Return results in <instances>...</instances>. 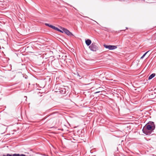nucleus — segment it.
Here are the masks:
<instances>
[{
    "mask_svg": "<svg viewBox=\"0 0 156 156\" xmlns=\"http://www.w3.org/2000/svg\"><path fill=\"white\" fill-rule=\"evenodd\" d=\"M56 27H56L55 26H53L52 27V28H52V29L55 30Z\"/></svg>",
    "mask_w": 156,
    "mask_h": 156,
    "instance_id": "2eb2a0df",
    "label": "nucleus"
},
{
    "mask_svg": "<svg viewBox=\"0 0 156 156\" xmlns=\"http://www.w3.org/2000/svg\"><path fill=\"white\" fill-rule=\"evenodd\" d=\"M90 152L91 153H92V150H90Z\"/></svg>",
    "mask_w": 156,
    "mask_h": 156,
    "instance_id": "a211bd4d",
    "label": "nucleus"
},
{
    "mask_svg": "<svg viewBox=\"0 0 156 156\" xmlns=\"http://www.w3.org/2000/svg\"><path fill=\"white\" fill-rule=\"evenodd\" d=\"M89 48L91 51H96L98 48V47L94 43H92L89 46Z\"/></svg>",
    "mask_w": 156,
    "mask_h": 156,
    "instance_id": "7ed1b4c3",
    "label": "nucleus"
},
{
    "mask_svg": "<svg viewBox=\"0 0 156 156\" xmlns=\"http://www.w3.org/2000/svg\"><path fill=\"white\" fill-rule=\"evenodd\" d=\"M85 43L88 46V39L85 40Z\"/></svg>",
    "mask_w": 156,
    "mask_h": 156,
    "instance_id": "ddd939ff",
    "label": "nucleus"
},
{
    "mask_svg": "<svg viewBox=\"0 0 156 156\" xmlns=\"http://www.w3.org/2000/svg\"><path fill=\"white\" fill-rule=\"evenodd\" d=\"M2 156H26L25 155L23 154H14L12 155L7 154L6 155H4Z\"/></svg>",
    "mask_w": 156,
    "mask_h": 156,
    "instance_id": "423d86ee",
    "label": "nucleus"
},
{
    "mask_svg": "<svg viewBox=\"0 0 156 156\" xmlns=\"http://www.w3.org/2000/svg\"><path fill=\"white\" fill-rule=\"evenodd\" d=\"M150 51H148L146 52V53H145L143 55V56L140 58L141 59H142L145 56V55L148 53H149V52Z\"/></svg>",
    "mask_w": 156,
    "mask_h": 156,
    "instance_id": "9d476101",
    "label": "nucleus"
},
{
    "mask_svg": "<svg viewBox=\"0 0 156 156\" xmlns=\"http://www.w3.org/2000/svg\"><path fill=\"white\" fill-rule=\"evenodd\" d=\"M99 89L102 88V87H101H101H99Z\"/></svg>",
    "mask_w": 156,
    "mask_h": 156,
    "instance_id": "6ab92c4d",
    "label": "nucleus"
},
{
    "mask_svg": "<svg viewBox=\"0 0 156 156\" xmlns=\"http://www.w3.org/2000/svg\"><path fill=\"white\" fill-rule=\"evenodd\" d=\"M100 92V91H97L95 92L94 93H97L99 92Z\"/></svg>",
    "mask_w": 156,
    "mask_h": 156,
    "instance_id": "f3484780",
    "label": "nucleus"
},
{
    "mask_svg": "<svg viewBox=\"0 0 156 156\" xmlns=\"http://www.w3.org/2000/svg\"><path fill=\"white\" fill-rule=\"evenodd\" d=\"M67 55H66V54H64L62 56L61 59L63 60L64 62H66V58H67Z\"/></svg>",
    "mask_w": 156,
    "mask_h": 156,
    "instance_id": "0eeeda50",
    "label": "nucleus"
},
{
    "mask_svg": "<svg viewBox=\"0 0 156 156\" xmlns=\"http://www.w3.org/2000/svg\"><path fill=\"white\" fill-rule=\"evenodd\" d=\"M104 46L106 48H108L110 50H112L116 49L117 48L116 46L112 45H107L105 44L104 45Z\"/></svg>",
    "mask_w": 156,
    "mask_h": 156,
    "instance_id": "f03ea898",
    "label": "nucleus"
},
{
    "mask_svg": "<svg viewBox=\"0 0 156 156\" xmlns=\"http://www.w3.org/2000/svg\"><path fill=\"white\" fill-rule=\"evenodd\" d=\"M91 80L93 81L94 82H92L91 83H88V85L90 86V87H88L89 88H90L89 89H88V90H89V92H90V91H92V90L94 88V87L93 86L95 84V82L94 81V79H90Z\"/></svg>",
    "mask_w": 156,
    "mask_h": 156,
    "instance_id": "20e7f679",
    "label": "nucleus"
},
{
    "mask_svg": "<svg viewBox=\"0 0 156 156\" xmlns=\"http://www.w3.org/2000/svg\"><path fill=\"white\" fill-rule=\"evenodd\" d=\"M155 128V125L153 122H150L147 124L142 129L143 132L146 135L151 134Z\"/></svg>",
    "mask_w": 156,
    "mask_h": 156,
    "instance_id": "f257e3e1",
    "label": "nucleus"
},
{
    "mask_svg": "<svg viewBox=\"0 0 156 156\" xmlns=\"http://www.w3.org/2000/svg\"><path fill=\"white\" fill-rule=\"evenodd\" d=\"M155 76V74L153 73L151 74L148 77V79L150 80L152 78L154 77Z\"/></svg>",
    "mask_w": 156,
    "mask_h": 156,
    "instance_id": "6e6552de",
    "label": "nucleus"
},
{
    "mask_svg": "<svg viewBox=\"0 0 156 156\" xmlns=\"http://www.w3.org/2000/svg\"><path fill=\"white\" fill-rule=\"evenodd\" d=\"M91 41L90 40L88 39V46H89L91 43Z\"/></svg>",
    "mask_w": 156,
    "mask_h": 156,
    "instance_id": "f8f14e48",
    "label": "nucleus"
},
{
    "mask_svg": "<svg viewBox=\"0 0 156 156\" xmlns=\"http://www.w3.org/2000/svg\"><path fill=\"white\" fill-rule=\"evenodd\" d=\"M37 65H40V64H38Z\"/></svg>",
    "mask_w": 156,
    "mask_h": 156,
    "instance_id": "aec40b11",
    "label": "nucleus"
},
{
    "mask_svg": "<svg viewBox=\"0 0 156 156\" xmlns=\"http://www.w3.org/2000/svg\"><path fill=\"white\" fill-rule=\"evenodd\" d=\"M45 26H48V27H50L51 28H52V27H53V26L52 25L49 24L48 23H45Z\"/></svg>",
    "mask_w": 156,
    "mask_h": 156,
    "instance_id": "9b49d317",
    "label": "nucleus"
},
{
    "mask_svg": "<svg viewBox=\"0 0 156 156\" xmlns=\"http://www.w3.org/2000/svg\"><path fill=\"white\" fill-rule=\"evenodd\" d=\"M63 31L67 35L69 36H74V35L72 34L67 29L64 28H63Z\"/></svg>",
    "mask_w": 156,
    "mask_h": 156,
    "instance_id": "39448f33",
    "label": "nucleus"
},
{
    "mask_svg": "<svg viewBox=\"0 0 156 156\" xmlns=\"http://www.w3.org/2000/svg\"><path fill=\"white\" fill-rule=\"evenodd\" d=\"M55 30L58 31L59 30V29H58V28L56 27Z\"/></svg>",
    "mask_w": 156,
    "mask_h": 156,
    "instance_id": "dca6fc26",
    "label": "nucleus"
},
{
    "mask_svg": "<svg viewBox=\"0 0 156 156\" xmlns=\"http://www.w3.org/2000/svg\"><path fill=\"white\" fill-rule=\"evenodd\" d=\"M59 32H60L62 33H63L64 32V31H63V28L62 29V30H61L60 29H59V30L58 31Z\"/></svg>",
    "mask_w": 156,
    "mask_h": 156,
    "instance_id": "4468645a",
    "label": "nucleus"
},
{
    "mask_svg": "<svg viewBox=\"0 0 156 156\" xmlns=\"http://www.w3.org/2000/svg\"><path fill=\"white\" fill-rule=\"evenodd\" d=\"M59 92L62 94H65L66 93V90L65 89H62Z\"/></svg>",
    "mask_w": 156,
    "mask_h": 156,
    "instance_id": "1a4fd4ad",
    "label": "nucleus"
},
{
    "mask_svg": "<svg viewBox=\"0 0 156 156\" xmlns=\"http://www.w3.org/2000/svg\"><path fill=\"white\" fill-rule=\"evenodd\" d=\"M126 28V29H127V27Z\"/></svg>",
    "mask_w": 156,
    "mask_h": 156,
    "instance_id": "412c9836",
    "label": "nucleus"
}]
</instances>
